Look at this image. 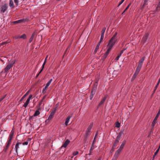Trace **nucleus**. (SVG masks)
Segmentation results:
<instances>
[{
	"label": "nucleus",
	"instance_id": "c03bdc74",
	"mask_svg": "<svg viewBox=\"0 0 160 160\" xmlns=\"http://www.w3.org/2000/svg\"><path fill=\"white\" fill-rule=\"evenodd\" d=\"M6 96V95H5L3 97L1 98L0 99V102L5 98Z\"/></svg>",
	"mask_w": 160,
	"mask_h": 160
},
{
	"label": "nucleus",
	"instance_id": "b1692460",
	"mask_svg": "<svg viewBox=\"0 0 160 160\" xmlns=\"http://www.w3.org/2000/svg\"><path fill=\"white\" fill-rule=\"evenodd\" d=\"M39 109H38V110H37L36 111V112H35L34 114V115H33L34 116V117L37 116H38V115H39L40 114V112L39 111Z\"/></svg>",
	"mask_w": 160,
	"mask_h": 160
},
{
	"label": "nucleus",
	"instance_id": "39448f33",
	"mask_svg": "<svg viewBox=\"0 0 160 160\" xmlns=\"http://www.w3.org/2000/svg\"><path fill=\"white\" fill-rule=\"evenodd\" d=\"M15 61L13 60L10 62L9 64H8L6 68L4 69L5 72H7L10 69L12 66L14 64Z\"/></svg>",
	"mask_w": 160,
	"mask_h": 160
},
{
	"label": "nucleus",
	"instance_id": "a211bd4d",
	"mask_svg": "<svg viewBox=\"0 0 160 160\" xmlns=\"http://www.w3.org/2000/svg\"><path fill=\"white\" fill-rule=\"evenodd\" d=\"M35 32H34L32 34V35L29 39V42H31L33 40V38L35 36Z\"/></svg>",
	"mask_w": 160,
	"mask_h": 160
},
{
	"label": "nucleus",
	"instance_id": "37998d69",
	"mask_svg": "<svg viewBox=\"0 0 160 160\" xmlns=\"http://www.w3.org/2000/svg\"><path fill=\"white\" fill-rule=\"evenodd\" d=\"M126 49H123V50H122L121 52H120V54H119V55H121H121L123 53V52Z\"/></svg>",
	"mask_w": 160,
	"mask_h": 160
},
{
	"label": "nucleus",
	"instance_id": "412c9836",
	"mask_svg": "<svg viewBox=\"0 0 160 160\" xmlns=\"http://www.w3.org/2000/svg\"><path fill=\"white\" fill-rule=\"evenodd\" d=\"M119 140L118 139H116L115 142H114V143H113L112 147L113 148L116 147V146L117 145V144L119 142Z\"/></svg>",
	"mask_w": 160,
	"mask_h": 160
},
{
	"label": "nucleus",
	"instance_id": "ea45409f",
	"mask_svg": "<svg viewBox=\"0 0 160 160\" xmlns=\"http://www.w3.org/2000/svg\"><path fill=\"white\" fill-rule=\"evenodd\" d=\"M124 0H121V1L120 2L119 4H118V7H119V6H120L122 3V2H124Z\"/></svg>",
	"mask_w": 160,
	"mask_h": 160
},
{
	"label": "nucleus",
	"instance_id": "423d86ee",
	"mask_svg": "<svg viewBox=\"0 0 160 160\" xmlns=\"http://www.w3.org/2000/svg\"><path fill=\"white\" fill-rule=\"evenodd\" d=\"M126 142L124 140L123 141L119 148L116 151L120 153L122 152V149H123L126 144Z\"/></svg>",
	"mask_w": 160,
	"mask_h": 160
},
{
	"label": "nucleus",
	"instance_id": "c756f323",
	"mask_svg": "<svg viewBox=\"0 0 160 160\" xmlns=\"http://www.w3.org/2000/svg\"><path fill=\"white\" fill-rule=\"evenodd\" d=\"M32 99V94H30L27 100L28 101L30 102V100Z\"/></svg>",
	"mask_w": 160,
	"mask_h": 160
},
{
	"label": "nucleus",
	"instance_id": "1a4fd4ad",
	"mask_svg": "<svg viewBox=\"0 0 160 160\" xmlns=\"http://www.w3.org/2000/svg\"><path fill=\"white\" fill-rule=\"evenodd\" d=\"M124 130H122L119 133V135L118 136H117L116 138V139H118L119 140L120 139L121 136L123 135L124 134Z\"/></svg>",
	"mask_w": 160,
	"mask_h": 160
},
{
	"label": "nucleus",
	"instance_id": "bf43d9fd",
	"mask_svg": "<svg viewBox=\"0 0 160 160\" xmlns=\"http://www.w3.org/2000/svg\"><path fill=\"white\" fill-rule=\"evenodd\" d=\"M39 73H38L36 76V77H38V76H39Z\"/></svg>",
	"mask_w": 160,
	"mask_h": 160
},
{
	"label": "nucleus",
	"instance_id": "7ed1b4c3",
	"mask_svg": "<svg viewBox=\"0 0 160 160\" xmlns=\"http://www.w3.org/2000/svg\"><path fill=\"white\" fill-rule=\"evenodd\" d=\"M11 133H12L10 134L9 135V140L8 141V143L6 146L5 148L6 149H7L8 148L10 145L11 143L12 140L13 135V131L12 130L11 131Z\"/></svg>",
	"mask_w": 160,
	"mask_h": 160
},
{
	"label": "nucleus",
	"instance_id": "8fccbe9b",
	"mask_svg": "<svg viewBox=\"0 0 160 160\" xmlns=\"http://www.w3.org/2000/svg\"><path fill=\"white\" fill-rule=\"evenodd\" d=\"M55 112H56L55 111H54V110L53 109L51 112L54 114Z\"/></svg>",
	"mask_w": 160,
	"mask_h": 160
},
{
	"label": "nucleus",
	"instance_id": "4be33fe9",
	"mask_svg": "<svg viewBox=\"0 0 160 160\" xmlns=\"http://www.w3.org/2000/svg\"><path fill=\"white\" fill-rule=\"evenodd\" d=\"M93 126V123L91 122L88 126L87 130L91 131V130Z\"/></svg>",
	"mask_w": 160,
	"mask_h": 160
},
{
	"label": "nucleus",
	"instance_id": "3c124183",
	"mask_svg": "<svg viewBox=\"0 0 160 160\" xmlns=\"http://www.w3.org/2000/svg\"><path fill=\"white\" fill-rule=\"evenodd\" d=\"M106 29V28L105 27H104L102 29V31H105Z\"/></svg>",
	"mask_w": 160,
	"mask_h": 160
},
{
	"label": "nucleus",
	"instance_id": "f03ea898",
	"mask_svg": "<svg viewBox=\"0 0 160 160\" xmlns=\"http://www.w3.org/2000/svg\"><path fill=\"white\" fill-rule=\"evenodd\" d=\"M98 80L96 81L93 85V89L91 92V93L89 97L90 99L91 100L92 99L93 97V95L95 94L96 92L97 87L98 84Z\"/></svg>",
	"mask_w": 160,
	"mask_h": 160
},
{
	"label": "nucleus",
	"instance_id": "49530a36",
	"mask_svg": "<svg viewBox=\"0 0 160 160\" xmlns=\"http://www.w3.org/2000/svg\"><path fill=\"white\" fill-rule=\"evenodd\" d=\"M105 31H102L101 35L104 36Z\"/></svg>",
	"mask_w": 160,
	"mask_h": 160
},
{
	"label": "nucleus",
	"instance_id": "20e7f679",
	"mask_svg": "<svg viewBox=\"0 0 160 160\" xmlns=\"http://www.w3.org/2000/svg\"><path fill=\"white\" fill-rule=\"evenodd\" d=\"M145 57H143L140 60V61L139 62V63L136 69L140 70L141 68L142 64H143V62L144 61V60L145 59Z\"/></svg>",
	"mask_w": 160,
	"mask_h": 160
},
{
	"label": "nucleus",
	"instance_id": "c85d7f7f",
	"mask_svg": "<svg viewBox=\"0 0 160 160\" xmlns=\"http://www.w3.org/2000/svg\"><path fill=\"white\" fill-rule=\"evenodd\" d=\"M19 148V144L18 143H16L15 146V149L16 152H17L18 149Z\"/></svg>",
	"mask_w": 160,
	"mask_h": 160
},
{
	"label": "nucleus",
	"instance_id": "ddd939ff",
	"mask_svg": "<svg viewBox=\"0 0 160 160\" xmlns=\"http://www.w3.org/2000/svg\"><path fill=\"white\" fill-rule=\"evenodd\" d=\"M70 142V141L68 139L66 140V141L63 143V144L62 146V147H66L68 145V144Z\"/></svg>",
	"mask_w": 160,
	"mask_h": 160
},
{
	"label": "nucleus",
	"instance_id": "dca6fc26",
	"mask_svg": "<svg viewBox=\"0 0 160 160\" xmlns=\"http://www.w3.org/2000/svg\"><path fill=\"white\" fill-rule=\"evenodd\" d=\"M71 116L69 115L66 118L65 122V124L66 126L68 125V123L69 122L70 119L71 118Z\"/></svg>",
	"mask_w": 160,
	"mask_h": 160
},
{
	"label": "nucleus",
	"instance_id": "de8ad7c7",
	"mask_svg": "<svg viewBox=\"0 0 160 160\" xmlns=\"http://www.w3.org/2000/svg\"><path fill=\"white\" fill-rule=\"evenodd\" d=\"M97 136V134H96L95 135V137H94V140H93V144H94V142H95V140H96V139H95V137H96V136Z\"/></svg>",
	"mask_w": 160,
	"mask_h": 160
},
{
	"label": "nucleus",
	"instance_id": "2f4dec72",
	"mask_svg": "<svg viewBox=\"0 0 160 160\" xmlns=\"http://www.w3.org/2000/svg\"><path fill=\"white\" fill-rule=\"evenodd\" d=\"M23 21V20L20 19V20H18L15 21L14 22L15 23H20V22H22Z\"/></svg>",
	"mask_w": 160,
	"mask_h": 160
},
{
	"label": "nucleus",
	"instance_id": "bb28decb",
	"mask_svg": "<svg viewBox=\"0 0 160 160\" xmlns=\"http://www.w3.org/2000/svg\"><path fill=\"white\" fill-rule=\"evenodd\" d=\"M53 80L52 79H51L46 84V86L49 87V86L50 85L52 82Z\"/></svg>",
	"mask_w": 160,
	"mask_h": 160
},
{
	"label": "nucleus",
	"instance_id": "473e14b6",
	"mask_svg": "<svg viewBox=\"0 0 160 160\" xmlns=\"http://www.w3.org/2000/svg\"><path fill=\"white\" fill-rule=\"evenodd\" d=\"M26 37V35L25 34H24L21 36H20L19 38H23V39H25V38Z\"/></svg>",
	"mask_w": 160,
	"mask_h": 160
},
{
	"label": "nucleus",
	"instance_id": "2eb2a0df",
	"mask_svg": "<svg viewBox=\"0 0 160 160\" xmlns=\"http://www.w3.org/2000/svg\"><path fill=\"white\" fill-rule=\"evenodd\" d=\"M91 131L87 130L85 134V137L86 138H87L90 135Z\"/></svg>",
	"mask_w": 160,
	"mask_h": 160
},
{
	"label": "nucleus",
	"instance_id": "0eeeda50",
	"mask_svg": "<svg viewBox=\"0 0 160 160\" xmlns=\"http://www.w3.org/2000/svg\"><path fill=\"white\" fill-rule=\"evenodd\" d=\"M140 70H139L137 69H136V71L134 72V74L133 75L132 78L131 79V81H133L136 78L137 75L139 73Z\"/></svg>",
	"mask_w": 160,
	"mask_h": 160
},
{
	"label": "nucleus",
	"instance_id": "cd10ccee",
	"mask_svg": "<svg viewBox=\"0 0 160 160\" xmlns=\"http://www.w3.org/2000/svg\"><path fill=\"white\" fill-rule=\"evenodd\" d=\"M29 102L27 100H26V102L24 103V104L23 105V107L25 108H26L27 106L28 105V103H29Z\"/></svg>",
	"mask_w": 160,
	"mask_h": 160
},
{
	"label": "nucleus",
	"instance_id": "aec40b11",
	"mask_svg": "<svg viewBox=\"0 0 160 160\" xmlns=\"http://www.w3.org/2000/svg\"><path fill=\"white\" fill-rule=\"evenodd\" d=\"M111 50H109V49H107V51L106 52V53H105L104 55V58H105L108 54L110 52Z\"/></svg>",
	"mask_w": 160,
	"mask_h": 160
},
{
	"label": "nucleus",
	"instance_id": "58836bf2",
	"mask_svg": "<svg viewBox=\"0 0 160 160\" xmlns=\"http://www.w3.org/2000/svg\"><path fill=\"white\" fill-rule=\"evenodd\" d=\"M121 56V55H118V56L117 57V58H116L115 59L117 61L118 60L119 58H120V57Z\"/></svg>",
	"mask_w": 160,
	"mask_h": 160
},
{
	"label": "nucleus",
	"instance_id": "a18cd8bd",
	"mask_svg": "<svg viewBox=\"0 0 160 160\" xmlns=\"http://www.w3.org/2000/svg\"><path fill=\"white\" fill-rule=\"evenodd\" d=\"M120 126V123L118 122L116 125V127L117 128H119Z\"/></svg>",
	"mask_w": 160,
	"mask_h": 160
},
{
	"label": "nucleus",
	"instance_id": "09e8293b",
	"mask_svg": "<svg viewBox=\"0 0 160 160\" xmlns=\"http://www.w3.org/2000/svg\"><path fill=\"white\" fill-rule=\"evenodd\" d=\"M8 42H2V45H4L6 43H7Z\"/></svg>",
	"mask_w": 160,
	"mask_h": 160
},
{
	"label": "nucleus",
	"instance_id": "e433bc0d",
	"mask_svg": "<svg viewBox=\"0 0 160 160\" xmlns=\"http://www.w3.org/2000/svg\"><path fill=\"white\" fill-rule=\"evenodd\" d=\"M28 141H26V142H23L22 143V145H27L28 144Z\"/></svg>",
	"mask_w": 160,
	"mask_h": 160
},
{
	"label": "nucleus",
	"instance_id": "9b49d317",
	"mask_svg": "<svg viewBox=\"0 0 160 160\" xmlns=\"http://www.w3.org/2000/svg\"><path fill=\"white\" fill-rule=\"evenodd\" d=\"M7 4H5L2 6L1 11L3 12H4L7 10Z\"/></svg>",
	"mask_w": 160,
	"mask_h": 160
},
{
	"label": "nucleus",
	"instance_id": "4468645a",
	"mask_svg": "<svg viewBox=\"0 0 160 160\" xmlns=\"http://www.w3.org/2000/svg\"><path fill=\"white\" fill-rule=\"evenodd\" d=\"M106 96L104 97L99 103L98 106H100L103 104L106 99Z\"/></svg>",
	"mask_w": 160,
	"mask_h": 160
},
{
	"label": "nucleus",
	"instance_id": "4d7b16f0",
	"mask_svg": "<svg viewBox=\"0 0 160 160\" xmlns=\"http://www.w3.org/2000/svg\"><path fill=\"white\" fill-rule=\"evenodd\" d=\"M101 157H99L97 160H101Z\"/></svg>",
	"mask_w": 160,
	"mask_h": 160
},
{
	"label": "nucleus",
	"instance_id": "13d9d810",
	"mask_svg": "<svg viewBox=\"0 0 160 160\" xmlns=\"http://www.w3.org/2000/svg\"><path fill=\"white\" fill-rule=\"evenodd\" d=\"M58 104H57L56 105V107H57V108H58Z\"/></svg>",
	"mask_w": 160,
	"mask_h": 160
},
{
	"label": "nucleus",
	"instance_id": "6e6d98bb",
	"mask_svg": "<svg viewBox=\"0 0 160 160\" xmlns=\"http://www.w3.org/2000/svg\"><path fill=\"white\" fill-rule=\"evenodd\" d=\"M91 153H92V151H91L90 150V152H89V155H91Z\"/></svg>",
	"mask_w": 160,
	"mask_h": 160
},
{
	"label": "nucleus",
	"instance_id": "6ab92c4d",
	"mask_svg": "<svg viewBox=\"0 0 160 160\" xmlns=\"http://www.w3.org/2000/svg\"><path fill=\"white\" fill-rule=\"evenodd\" d=\"M9 6L11 8H13L14 7V5L13 2L12 0H10L9 2Z\"/></svg>",
	"mask_w": 160,
	"mask_h": 160
},
{
	"label": "nucleus",
	"instance_id": "72a5a7b5",
	"mask_svg": "<svg viewBox=\"0 0 160 160\" xmlns=\"http://www.w3.org/2000/svg\"><path fill=\"white\" fill-rule=\"evenodd\" d=\"M160 78L158 80V81L157 82V85H156V86H155V88H156V89L157 88L158 85H159V84L160 83Z\"/></svg>",
	"mask_w": 160,
	"mask_h": 160
},
{
	"label": "nucleus",
	"instance_id": "e2e57ef3",
	"mask_svg": "<svg viewBox=\"0 0 160 160\" xmlns=\"http://www.w3.org/2000/svg\"><path fill=\"white\" fill-rule=\"evenodd\" d=\"M0 1H1V0H0Z\"/></svg>",
	"mask_w": 160,
	"mask_h": 160
},
{
	"label": "nucleus",
	"instance_id": "864d4df0",
	"mask_svg": "<svg viewBox=\"0 0 160 160\" xmlns=\"http://www.w3.org/2000/svg\"><path fill=\"white\" fill-rule=\"evenodd\" d=\"M43 69H42H42L40 71V72H39L38 73L39 74H40L41 72L43 70Z\"/></svg>",
	"mask_w": 160,
	"mask_h": 160
},
{
	"label": "nucleus",
	"instance_id": "f8f14e48",
	"mask_svg": "<svg viewBox=\"0 0 160 160\" xmlns=\"http://www.w3.org/2000/svg\"><path fill=\"white\" fill-rule=\"evenodd\" d=\"M148 37V35L147 34H145L143 37L142 41L143 43H145L147 40Z\"/></svg>",
	"mask_w": 160,
	"mask_h": 160
},
{
	"label": "nucleus",
	"instance_id": "79ce46f5",
	"mask_svg": "<svg viewBox=\"0 0 160 160\" xmlns=\"http://www.w3.org/2000/svg\"><path fill=\"white\" fill-rule=\"evenodd\" d=\"M131 5V3H130L129 4V5H128V6L127 7V8H125V11H126L128 9V8H129V7Z\"/></svg>",
	"mask_w": 160,
	"mask_h": 160
},
{
	"label": "nucleus",
	"instance_id": "393cba45",
	"mask_svg": "<svg viewBox=\"0 0 160 160\" xmlns=\"http://www.w3.org/2000/svg\"><path fill=\"white\" fill-rule=\"evenodd\" d=\"M48 86H46L45 87L43 88L42 90V92L43 93H45V92H46V90H47V89L48 88Z\"/></svg>",
	"mask_w": 160,
	"mask_h": 160
},
{
	"label": "nucleus",
	"instance_id": "f704fd0d",
	"mask_svg": "<svg viewBox=\"0 0 160 160\" xmlns=\"http://www.w3.org/2000/svg\"><path fill=\"white\" fill-rule=\"evenodd\" d=\"M160 147V146H159V148L154 153V156H156L157 155V154L158 153V152L159 151V150Z\"/></svg>",
	"mask_w": 160,
	"mask_h": 160
},
{
	"label": "nucleus",
	"instance_id": "7c9ffc66",
	"mask_svg": "<svg viewBox=\"0 0 160 160\" xmlns=\"http://www.w3.org/2000/svg\"><path fill=\"white\" fill-rule=\"evenodd\" d=\"M103 38H104V36L101 35L100 40L99 42H98L99 43L101 44V42H102V41L103 40Z\"/></svg>",
	"mask_w": 160,
	"mask_h": 160
},
{
	"label": "nucleus",
	"instance_id": "603ef678",
	"mask_svg": "<svg viewBox=\"0 0 160 160\" xmlns=\"http://www.w3.org/2000/svg\"><path fill=\"white\" fill-rule=\"evenodd\" d=\"M54 110V111H55V112L56 111V110L57 109V107H56L54 109H53Z\"/></svg>",
	"mask_w": 160,
	"mask_h": 160
},
{
	"label": "nucleus",
	"instance_id": "052dcab7",
	"mask_svg": "<svg viewBox=\"0 0 160 160\" xmlns=\"http://www.w3.org/2000/svg\"><path fill=\"white\" fill-rule=\"evenodd\" d=\"M126 11H125V10L123 11V12H122V14H123Z\"/></svg>",
	"mask_w": 160,
	"mask_h": 160
},
{
	"label": "nucleus",
	"instance_id": "6e6552de",
	"mask_svg": "<svg viewBox=\"0 0 160 160\" xmlns=\"http://www.w3.org/2000/svg\"><path fill=\"white\" fill-rule=\"evenodd\" d=\"M160 114V111H158L157 114L156 115L155 118H154V120H153L152 123V127H154L155 126V125L156 123V121Z\"/></svg>",
	"mask_w": 160,
	"mask_h": 160
},
{
	"label": "nucleus",
	"instance_id": "f3484780",
	"mask_svg": "<svg viewBox=\"0 0 160 160\" xmlns=\"http://www.w3.org/2000/svg\"><path fill=\"white\" fill-rule=\"evenodd\" d=\"M100 44V43H98V44L97 45V46L95 48V49L94 51V52H93L94 54L96 53L98 50V49L99 48Z\"/></svg>",
	"mask_w": 160,
	"mask_h": 160
},
{
	"label": "nucleus",
	"instance_id": "f257e3e1",
	"mask_svg": "<svg viewBox=\"0 0 160 160\" xmlns=\"http://www.w3.org/2000/svg\"><path fill=\"white\" fill-rule=\"evenodd\" d=\"M117 33L116 32L110 40L107 46V49L111 50L115 42L117 40Z\"/></svg>",
	"mask_w": 160,
	"mask_h": 160
},
{
	"label": "nucleus",
	"instance_id": "a19ab883",
	"mask_svg": "<svg viewBox=\"0 0 160 160\" xmlns=\"http://www.w3.org/2000/svg\"><path fill=\"white\" fill-rule=\"evenodd\" d=\"M14 0V2L16 3V4L17 5H18V0Z\"/></svg>",
	"mask_w": 160,
	"mask_h": 160
},
{
	"label": "nucleus",
	"instance_id": "9d476101",
	"mask_svg": "<svg viewBox=\"0 0 160 160\" xmlns=\"http://www.w3.org/2000/svg\"><path fill=\"white\" fill-rule=\"evenodd\" d=\"M120 153L116 151L114 155L112 160H116Z\"/></svg>",
	"mask_w": 160,
	"mask_h": 160
},
{
	"label": "nucleus",
	"instance_id": "5fc2aeb1",
	"mask_svg": "<svg viewBox=\"0 0 160 160\" xmlns=\"http://www.w3.org/2000/svg\"><path fill=\"white\" fill-rule=\"evenodd\" d=\"M48 57V55H47L46 58H45V59L44 61H45L46 62V60H47V58Z\"/></svg>",
	"mask_w": 160,
	"mask_h": 160
},
{
	"label": "nucleus",
	"instance_id": "5701e85b",
	"mask_svg": "<svg viewBox=\"0 0 160 160\" xmlns=\"http://www.w3.org/2000/svg\"><path fill=\"white\" fill-rule=\"evenodd\" d=\"M54 114L51 112L50 114V115L49 116V117H48V119L47 120H49L51 119L53 117Z\"/></svg>",
	"mask_w": 160,
	"mask_h": 160
},
{
	"label": "nucleus",
	"instance_id": "680f3d73",
	"mask_svg": "<svg viewBox=\"0 0 160 160\" xmlns=\"http://www.w3.org/2000/svg\"><path fill=\"white\" fill-rule=\"evenodd\" d=\"M155 156H154V155L153 156V159L154 158V157Z\"/></svg>",
	"mask_w": 160,
	"mask_h": 160
},
{
	"label": "nucleus",
	"instance_id": "4c0bfd02",
	"mask_svg": "<svg viewBox=\"0 0 160 160\" xmlns=\"http://www.w3.org/2000/svg\"><path fill=\"white\" fill-rule=\"evenodd\" d=\"M46 62L45 61H44L42 65V69H43L44 67V66L46 63Z\"/></svg>",
	"mask_w": 160,
	"mask_h": 160
},
{
	"label": "nucleus",
	"instance_id": "a878e982",
	"mask_svg": "<svg viewBox=\"0 0 160 160\" xmlns=\"http://www.w3.org/2000/svg\"><path fill=\"white\" fill-rule=\"evenodd\" d=\"M29 90H28L25 94L24 95H23L22 97L21 98V101L25 97L27 96L29 93Z\"/></svg>",
	"mask_w": 160,
	"mask_h": 160
},
{
	"label": "nucleus",
	"instance_id": "c9c22d12",
	"mask_svg": "<svg viewBox=\"0 0 160 160\" xmlns=\"http://www.w3.org/2000/svg\"><path fill=\"white\" fill-rule=\"evenodd\" d=\"M78 151H75L73 153V156H75L78 154Z\"/></svg>",
	"mask_w": 160,
	"mask_h": 160
}]
</instances>
